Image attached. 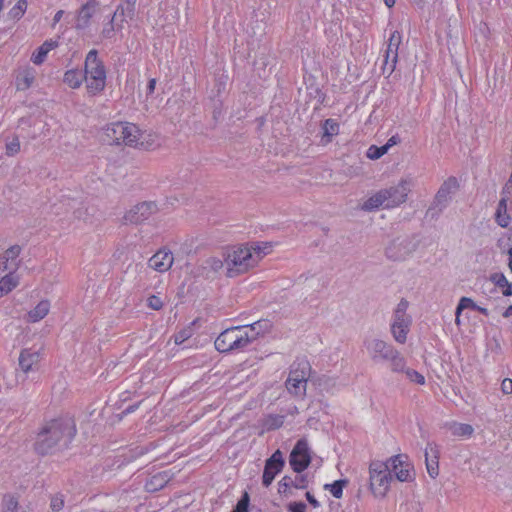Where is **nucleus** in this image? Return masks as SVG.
<instances>
[{"label":"nucleus","instance_id":"obj_1","mask_svg":"<svg viewBox=\"0 0 512 512\" xmlns=\"http://www.w3.org/2000/svg\"><path fill=\"white\" fill-rule=\"evenodd\" d=\"M76 434L74 421L54 419L46 422L37 434L35 451L40 455L52 453L61 443L66 445Z\"/></svg>","mask_w":512,"mask_h":512},{"label":"nucleus","instance_id":"obj_2","mask_svg":"<svg viewBox=\"0 0 512 512\" xmlns=\"http://www.w3.org/2000/svg\"><path fill=\"white\" fill-rule=\"evenodd\" d=\"M263 257L260 247L240 246L225 256L226 275L230 278L246 273L255 267Z\"/></svg>","mask_w":512,"mask_h":512},{"label":"nucleus","instance_id":"obj_3","mask_svg":"<svg viewBox=\"0 0 512 512\" xmlns=\"http://www.w3.org/2000/svg\"><path fill=\"white\" fill-rule=\"evenodd\" d=\"M366 350L373 361H387L393 373L404 369V357L391 344L378 338L368 339L364 342Z\"/></svg>","mask_w":512,"mask_h":512},{"label":"nucleus","instance_id":"obj_4","mask_svg":"<svg viewBox=\"0 0 512 512\" xmlns=\"http://www.w3.org/2000/svg\"><path fill=\"white\" fill-rule=\"evenodd\" d=\"M84 79L87 92L90 95H96L105 88L106 70L95 49L90 50L86 56Z\"/></svg>","mask_w":512,"mask_h":512},{"label":"nucleus","instance_id":"obj_5","mask_svg":"<svg viewBox=\"0 0 512 512\" xmlns=\"http://www.w3.org/2000/svg\"><path fill=\"white\" fill-rule=\"evenodd\" d=\"M253 335H249L244 326H234L222 331L216 338L214 345L218 352L229 353L240 351L253 342Z\"/></svg>","mask_w":512,"mask_h":512},{"label":"nucleus","instance_id":"obj_6","mask_svg":"<svg viewBox=\"0 0 512 512\" xmlns=\"http://www.w3.org/2000/svg\"><path fill=\"white\" fill-rule=\"evenodd\" d=\"M370 489L376 498H385L392 481L390 466L382 461H372L369 466Z\"/></svg>","mask_w":512,"mask_h":512},{"label":"nucleus","instance_id":"obj_7","mask_svg":"<svg viewBox=\"0 0 512 512\" xmlns=\"http://www.w3.org/2000/svg\"><path fill=\"white\" fill-rule=\"evenodd\" d=\"M311 367L308 361L301 360L295 363L290 370L285 386L290 394L303 398L306 395L307 381Z\"/></svg>","mask_w":512,"mask_h":512},{"label":"nucleus","instance_id":"obj_8","mask_svg":"<svg viewBox=\"0 0 512 512\" xmlns=\"http://www.w3.org/2000/svg\"><path fill=\"white\" fill-rule=\"evenodd\" d=\"M408 301L401 299L395 311L391 324V333L396 342L404 344L412 323L411 316L407 314Z\"/></svg>","mask_w":512,"mask_h":512},{"label":"nucleus","instance_id":"obj_9","mask_svg":"<svg viewBox=\"0 0 512 512\" xmlns=\"http://www.w3.org/2000/svg\"><path fill=\"white\" fill-rule=\"evenodd\" d=\"M411 184V179H401L397 185L382 189L387 209L398 207L407 201Z\"/></svg>","mask_w":512,"mask_h":512},{"label":"nucleus","instance_id":"obj_10","mask_svg":"<svg viewBox=\"0 0 512 512\" xmlns=\"http://www.w3.org/2000/svg\"><path fill=\"white\" fill-rule=\"evenodd\" d=\"M158 212V206L153 201L138 203L127 211L123 217L126 224H140Z\"/></svg>","mask_w":512,"mask_h":512},{"label":"nucleus","instance_id":"obj_11","mask_svg":"<svg viewBox=\"0 0 512 512\" xmlns=\"http://www.w3.org/2000/svg\"><path fill=\"white\" fill-rule=\"evenodd\" d=\"M310 462L308 442L306 439H300L290 453L289 463L294 472L301 473L309 466Z\"/></svg>","mask_w":512,"mask_h":512},{"label":"nucleus","instance_id":"obj_12","mask_svg":"<svg viewBox=\"0 0 512 512\" xmlns=\"http://www.w3.org/2000/svg\"><path fill=\"white\" fill-rule=\"evenodd\" d=\"M402 42V36L399 31H394L389 38L388 46L384 59V71H388L389 75L395 70L398 61V49Z\"/></svg>","mask_w":512,"mask_h":512},{"label":"nucleus","instance_id":"obj_13","mask_svg":"<svg viewBox=\"0 0 512 512\" xmlns=\"http://www.w3.org/2000/svg\"><path fill=\"white\" fill-rule=\"evenodd\" d=\"M284 459L280 450L275 451L270 458L266 460L262 483L265 487H268L273 482L275 476L284 467Z\"/></svg>","mask_w":512,"mask_h":512},{"label":"nucleus","instance_id":"obj_14","mask_svg":"<svg viewBox=\"0 0 512 512\" xmlns=\"http://www.w3.org/2000/svg\"><path fill=\"white\" fill-rule=\"evenodd\" d=\"M22 251L21 246L13 245L0 255V276L15 273L19 267L18 257Z\"/></svg>","mask_w":512,"mask_h":512},{"label":"nucleus","instance_id":"obj_15","mask_svg":"<svg viewBox=\"0 0 512 512\" xmlns=\"http://www.w3.org/2000/svg\"><path fill=\"white\" fill-rule=\"evenodd\" d=\"M414 250L408 238H397L386 248V255L395 261L404 260Z\"/></svg>","mask_w":512,"mask_h":512},{"label":"nucleus","instance_id":"obj_16","mask_svg":"<svg viewBox=\"0 0 512 512\" xmlns=\"http://www.w3.org/2000/svg\"><path fill=\"white\" fill-rule=\"evenodd\" d=\"M41 360V353L39 350L32 348L22 349L18 358V364L21 371L25 374L37 371Z\"/></svg>","mask_w":512,"mask_h":512},{"label":"nucleus","instance_id":"obj_17","mask_svg":"<svg viewBox=\"0 0 512 512\" xmlns=\"http://www.w3.org/2000/svg\"><path fill=\"white\" fill-rule=\"evenodd\" d=\"M406 456L396 455L391 457L386 463L390 466V473L393 472L395 477L401 481H411L410 464L406 463Z\"/></svg>","mask_w":512,"mask_h":512},{"label":"nucleus","instance_id":"obj_18","mask_svg":"<svg viewBox=\"0 0 512 512\" xmlns=\"http://www.w3.org/2000/svg\"><path fill=\"white\" fill-rule=\"evenodd\" d=\"M459 188L458 181L455 177H449L440 186L435 195L434 203L436 206L445 207L448 203L451 194L455 193Z\"/></svg>","mask_w":512,"mask_h":512},{"label":"nucleus","instance_id":"obj_19","mask_svg":"<svg viewBox=\"0 0 512 512\" xmlns=\"http://www.w3.org/2000/svg\"><path fill=\"white\" fill-rule=\"evenodd\" d=\"M98 2L96 0H89L81 6L78 11L75 28L84 30L90 25L91 18L96 13Z\"/></svg>","mask_w":512,"mask_h":512},{"label":"nucleus","instance_id":"obj_20","mask_svg":"<svg viewBox=\"0 0 512 512\" xmlns=\"http://www.w3.org/2000/svg\"><path fill=\"white\" fill-rule=\"evenodd\" d=\"M425 464L430 477L436 478L439 474V448L435 443H428L425 448Z\"/></svg>","mask_w":512,"mask_h":512},{"label":"nucleus","instance_id":"obj_21","mask_svg":"<svg viewBox=\"0 0 512 512\" xmlns=\"http://www.w3.org/2000/svg\"><path fill=\"white\" fill-rule=\"evenodd\" d=\"M173 254L169 251L160 250L149 259V267L158 272L169 270L173 264Z\"/></svg>","mask_w":512,"mask_h":512},{"label":"nucleus","instance_id":"obj_22","mask_svg":"<svg viewBox=\"0 0 512 512\" xmlns=\"http://www.w3.org/2000/svg\"><path fill=\"white\" fill-rule=\"evenodd\" d=\"M307 486V476L297 473L294 478L284 476L278 483V492L280 494H287L292 487L296 489H305Z\"/></svg>","mask_w":512,"mask_h":512},{"label":"nucleus","instance_id":"obj_23","mask_svg":"<svg viewBox=\"0 0 512 512\" xmlns=\"http://www.w3.org/2000/svg\"><path fill=\"white\" fill-rule=\"evenodd\" d=\"M124 129L125 131L122 137V144L131 147L143 145V141H141L143 133L135 124L125 122Z\"/></svg>","mask_w":512,"mask_h":512},{"label":"nucleus","instance_id":"obj_24","mask_svg":"<svg viewBox=\"0 0 512 512\" xmlns=\"http://www.w3.org/2000/svg\"><path fill=\"white\" fill-rule=\"evenodd\" d=\"M173 474L170 471H163L153 475L147 480L145 489L148 492H156L166 486L172 479Z\"/></svg>","mask_w":512,"mask_h":512},{"label":"nucleus","instance_id":"obj_25","mask_svg":"<svg viewBox=\"0 0 512 512\" xmlns=\"http://www.w3.org/2000/svg\"><path fill=\"white\" fill-rule=\"evenodd\" d=\"M1 512H30L29 506H22L14 494H6L2 498Z\"/></svg>","mask_w":512,"mask_h":512},{"label":"nucleus","instance_id":"obj_26","mask_svg":"<svg viewBox=\"0 0 512 512\" xmlns=\"http://www.w3.org/2000/svg\"><path fill=\"white\" fill-rule=\"evenodd\" d=\"M124 123L125 122H116L106 127L105 136L107 141H109L111 144H122V137L125 131Z\"/></svg>","mask_w":512,"mask_h":512},{"label":"nucleus","instance_id":"obj_27","mask_svg":"<svg viewBox=\"0 0 512 512\" xmlns=\"http://www.w3.org/2000/svg\"><path fill=\"white\" fill-rule=\"evenodd\" d=\"M50 310V302L48 300L40 301L32 310L26 315V321L36 323L42 320Z\"/></svg>","mask_w":512,"mask_h":512},{"label":"nucleus","instance_id":"obj_28","mask_svg":"<svg viewBox=\"0 0 512 512\" xmlns=\"http://www.w3.org/2000/svg\"><path fill=\"white\" fill-rule=\"evenodd\" d=\"M380 207L387 208L385 194H383L382 189L369 197L361 206L364 211H374Z\"/></svg>","mask_w":512,"mask_h":512},{"label":"nucleus","instance_id":"obj_29","mask_svg":"<svg viewBox=\"0 0 512 512\" xmlns=\"http://www.w3.org/2000/svg\"><path fill=\"white\" fill-rule=\"evenodd\" d=\"M58 46V42L55 40H46L36 52L32 54L31 60L34 64L40 65L44 62L47 54L52 49Z\"/></svg>","mask_w":512,"mask_h":512},{"label":"nucleus","instance_id":"obj_30","mask_svg":"<svg viewBox=\"0 0 512 512\" xmlns=\"http://www.w3.org/2000/svg\"><path fill=\"white\" fill-rule=\"evenodd\" d=\"M19 284V278L15 273L2 274L0 276V298L11 292Z\"/></svg>","mask_w":512,"mask_h":512},{"label":"nucleus","instance_id":"obj_31","mask_svg":"<svg viewBox=\"0 0 512 512\" xmlns=\"http://www.w3.org/2000/svg\"><path fill=\"white\" fill-rule=\"evenodd\" d=\"M128 0H125L124 3L119 4L115 10V12L112 15V18L119 22V24H122L125 22L126 17L132 18L134 16L135 11V4H132L130 9L128 8Z\"/></svg>","mask_w":512,"mask_h":512},{"label":"nucleus","instance_id":"obj_32","mask_svg":"<svg viewBox=\"0 0 512 512\" xmlns=\"http://www.w3.org/2000/svg\"><path fill=\"white\" fill-rule=\"evenodd\" d=\"M63 81L72 89L79 88L82 82L85 81L84 73L75 69L68 70L64 74Z\"/></svg>","mask_w":512,"mask_h":512},{"label":"nucleus","instance_id":"obj_33","mask_svg":"<svg viewBox=\"0 0 512 512\" xmlns=\"http://www.w3.org/2000/svg\"><path fill=\"white\" fill-rule=\"evenodd\" d=\"M490 281L495 286L502 288V294L504 296L512 295V283H510L503 273H493L490 276Z\"/></svg>","mask_w":512,"mask_h":512},{"label":"nucleus","instance_id":"obj_34","mask_svg":"<svg viewBox=\"0 0 512 512\" xmlns=\"http://www.w3.org/2000/svg\"><path fill=\"white\" fill-rule=\"evenodd\" d=\"M507 205L505 199H500L495 213V219L499 226L505 228L510 223V216L507 213Z\"/></svg>","mask_w":512,"mask_h":512},{"label":"nucleus","instance_id":"obj_35","mask_svg":"<svg viewBox=\"0 0 512 512\" xmlns=\"http://www.w3.org/2000/svg\"><path fill=\"white\" fill-rule=\"evenodd\" d=\"M122 28H123V25L119 24V22H116L111 17V19L102 28L100 37H101V39H112L115 37L116 31H119Z\"/></svg>","mask_w":512,"mask_h":512},{"label":"nucleus","instance_id":"obj_36","mask_svg":"<svg viewBox=\"0 0 512 512\" xmlns=\"http://www.w3.org/2000/svg\"><path fill=\"white\" fill-rule=\"evenodd\" d=\"M225 259L221 260L217 257H209L205 260L203 269L206 271L205 275L209 277L210 273H218L223 269Z\"/></svg>","mask_w":512,"mask_h":512},{"label":"nucleus","instance_id":"obj_37","mask_svg":"<svg viewBox=\"0 0 512 512\" xmlns=\"http://www.w3.org/2000/svg\"><path fill=\"white\" fill-rule=\"evenodd\" d=\"M245 327L246 332L251 335H253V341H255L259 335L263 334L265 332V329L267 327L266 322L257 321L249 325H243Z\"/></svg>","mask_w":512,"mask_h":512},{"label":"nucleus","instance_id":"obj_38","mask_svg":"<svg viewBox=\"0 0 512 512\" xmlns=\"http://www.w3.org/2000/svg\"><path fill=\"white\" fill-rule=\"evenodd\" d=\"M399 373H404L406 377L413 383L423 385L425 383V377L417 372L416 370L406 367V360L404 359V369L400 370Z\"/></svg>","mask_w":512,"mask_h":512},{"label":"nucleus","instance_id":"obj_39","mask_svg":"<svg viewBox=\"0 0 512 512\" xmlns=\"http://www.w3.org/2000/svg\"><path fill=\"white\" fill-rule=\"evenodd\" d=\"M451 430H452V434L454 436H466V437H469L474 432L473 427L470 424H465V423L454 424L451 427Z\"/></svg>","mask_w":512,"mask_h":512},{"label":"nucleus","instance_id":"obj_40","mask_svg":"<svg viewBox=\"0 0 512 512\" xmlns=\"http://www.w3.org/2000/svg\"><path fill=\"white\" fill-rule=\"evenodd\" d=\"M476 304L474 303V301L471 299V298H468V297H462L459 301V304L457 306V309H456V319H455V322L457 325L460 324V314L462 312V310L466 309V308H471V309H476Z\"/></svg>","mask_w":512,"mask_h":512},{"label":"nucleus","instance_id":"obj_41","mask_svg":"<svg viewBox=\"0 0 512 512\" xmlns=\"http://www.w3.org/2000/svg\"><path fill=\"white\" fill-rule=\"evenodd\" d=\"M34 81V74L30 71H25L17 78V89L26 90Z\"/></svg>","mask_w":512,"mask_h":512},{"label":"nucleus","instance_id":"obj_42","mask_svg":"<svg viewBox=\"0 0 512 512\" xmlns=\"http://www.w3.org/2000/svg\"><path fill=\"white\" fill-rule=\"evenodd\" d=\"M347 484L346 480H337L333 484H326L324 488L329 490L335 498H341L343 487Z\"/></svg>","mask_w":512,"mask_h":512},{"label":"nucleus","instance_id":"obj_43","mask_svg":"<svg viewBox=\"0 0 512 512\" xmlns=\"http://www.w3.org/2000/svg\"><path fill=\"white\" fill-rule=\"evenodd\" d=\"M388 152L387 148L383 146L371 145L366 153V156L371 160H377Z\"/></svg>","mask_w":512,"mask_h":512},{"label":"nucleus","instance_id":"obj_44","mask_svg":"<svg viewBox=\"0 0 512 512\" xmlns=\"http://www.w3.org/2000/svg\"><path fill=\"white\" fill-rule=\"evenodd\" d=\"M284 416L283 415H269L265 421V425L267 429H278L284 424Z\"/></svg>","mask_w":512,"mask_h":512},{"label":"nucleus","instance_id":"obj_45","mask_svg":"<svg viewBox=\"0 0 512 512\" xmlns=\"http://www.w3.org/2000/svg\"><path fill=\"white\" fill-rule=\"evenodd\" d=\"M27 9V0H19L17 4L11 9V15L14 18H20Z\"/></svg>","mask_w":512,"mask_h":512},{"label":"nucleus","instance_id":"obj_46","mask_svg":"<svg viewBox=\"0 0 512 512\" xmlns=\"http://www.w3.org/2000/svg\"><path fill=\"white\" fill-rule=\"evenodd\" d=\"M323 128L325 136H332L338 132V125L332 119H327Z\"/></svg>","mask_w":512,"mask_h":512},{"label":"nucleus","instance_id":"obj_47","mask_svg":"<svg viewBox=\"0 0 512 512\" xmlns=\"http://www.w3.org/2000/svg\"><path fill=\"white\" fill-rule=\"evenodd\" d=\"M249 505V496L248 493L245 492L242 498L238 501L236 507L232 512H248Z\"/></svg>","mask_w":512,"mask_h":512},{"label":"nucleus","instance_id":"obj_48","mask_svg":"<svg viewBox=\"0 0 512 512\" xmlns=\"http://www.w3.org/2000/svg\"><path fill=\"white\" fill-rule=\"evenodd\" d=\"M20 151V142L18 138H14L11 142L6 144V154L14 156Z\"/></svg>","mask_w":512,"mask_h":512},{"label":"nucleus","instance_id":"obj_49","mask_svg":"<svg viewBox=\"0 0 512 512\" xmlns=\"http://www.w3.org/2000/svg\"><path fill=\"white\" fill-rule=\"evenodd\" d=\"M501 199H505V203L512 205V184L505 183L501 192Z\"/></svg>","mask_w":512,"mask_h":512},{"label":"nucleus","instance_id":"obj_50","mask_svg":"<svg viewBox=\"0 0 512 512\" xmlns=\"http://www.w3.org/2000/svg\"><path fill=\"white\" fill-rule=\"evenodd\" d=\"M13 386L14 383L6 380V375L3 369L0 368V395L2 394L3 389H11Z\"/></svg>","mask_w":512,"mask_h":512},{"label":"nucleus","instance_id":"obj_51","mask_svg":"<svg viewBox=\"0 0 512 512\" xmlns=\"http://www.w3.org/2000/svg\"><path fill=\"white\" fill-rule=\"evenodd\" d=\"M148 306L154 310H159L162 308L163 303L158 296L152 295L148 298Z\"/></svg>","mask_w":512,"mask_h":512},{"label":"nucleus","instance_id":"obj_52","mask_svg":"<svg viewBox=\"0 0 512 512\" xmlns=\"http://www.w3.org/2000/svg\"><path fill=\"white\" fill-rule=\"evenodd\" d=\"M290 512H305L306 504L303 502H292L288 505Z\"/></svg>","mask_w":512,"mask_h":512},{"label":"nucleus","instance_id":"obj_53","mask_svg":"<svg viewBox=\"0 0 512 512\" xmlns=\"http://www.w3.org/2000/svg\"><path fill=\"white\" fill-rule=\"evenodd\" d=\"M501 389L504 394L512 393V380L509 378H505L501 383Z\"/></svg>","mask_w":512,"mask_h":512},{"label":"nucleus","instance_id":"obj_54","mask_svg":"<svg viewBox=\"0 0 512 512\" xmlns=\"http://www.w3.org/2000/svg\"><path fill=\"white\" fill-rule=\"evenodd\" d=\"M400 141H401V139H400V137H399L398 135H393V136H391V137L387 140V142H386V144H385L384 146L387 148V150H389V149H390L391 147H393L394 145L399 144V143H400Z\"/></svg>","mask_w":512,"mask_h":512},{"label":"nucleus","instance_id":"obj_55","mask_svg":"<svg viewBox=\"0 0 512 512\" xmlns=\"http://www.w3.org/2000/svg\"><path fill=\"white\" fill-rule=\"evenodd\" d=\"M188 337H189V335L185 331H182L175 335L174 341L176 344L179 345V344H182Z\"/></svg>","mask_w":512,"mask_h":512},{"label":"nucleus","instance_id":"obj_56","mask_svg":"<svg viewBox=\"0 0 512 512\" xmlns=\"http://www.w3.org/2000/svg\"><path fill=\"white\" fill-rule=\"evenodd\" d=\"M306 499L307 501L314 507V508H317L319 507V502L316 500V498L310 493V492H307L306 493Z\"/></svg>","mask_w":512,"mask_h":512},{"label":"nucleus","instance_id":"obj_57","mask_svg":"<svg viewBox=\"0 0 512 512\" xmlns=\"http://www.w3.org/2000/svg\"><path fill=\"white\" fill-rule=\"evenodd\" d=\"M156 87V79L152 78L149 80L147 85V95H151L154 93Z\"/></svg>","mask_w":512,"mask_h":512},{"label":"nucleus","instance_id":"obj_58","mask_svg":"<svg viewBox=\"0 0 512 512\" xmlns=\"http://www.w3.org/2000/svg\"><path fill=\"white\" fill-rule=\"evenodd\" d=\"M63 14H64L63 10H59L55 13L54 18H53V25H55L56 23H58L61 20Z\"/></svg>","mask_w":512,"mask_h":512},{"label":"nucleus","instance_id":"obj_59","mask_svg":"<svg viewBox=\"0 0 512 512\" xmlns=\"http://www.w3.org/2000/svg\"><path fill=\"white\" fill-rule=\"evenodd\" d=\"M508 266L512 272V247L508 250Z\"/></svg>","mask_w":512,"mask_h":512},{"label":"nucleus","instance_id":"obj_60","mask_svg":"<svg viewBox=\"0 0 512 512\" xmlns=\"http://www.w3.org/2000/svg\"><path fill=\"white\" fill-rule=\"evenodd\" d=\"M512 315V305H510L503 313L504 317H510Z\"/></svg>","mask_w":512,"mask_h":512},{"label":"nucleus","instance_id":"obj_61","mask_svg":"<svg viewBox=\"0 0 512 512\" xmlns=\"http://www.w3.org/2000/svg\"><path fill=\"white\" fill-rule=\"evenodd\" d=\"M475 310H477L478 312H480L483 315H486V316L488 315V310L486 308L476 306Z\"/></svg>","mask_w":512,"mask_h":512},{"label":"nucleus","instance_id":"obj_62","mask_svg":"<svg viewBox=\"0 0 512 512\" xmlns=\"http://www.w3.org/2000/svg\"><path fill=\"white\" fill-rule=\"evenodd\" d=\"M62 504H63L62 502H60V503H52L51 506H52L53 510H60L61 507H62Z\"/></svg>","mask_w":512,"mask_h":512},{"label":"nucleus","instance_id":"obj_63","mask_svg":"<svg viewBox=\"0 0 512 512\" xmlns=\"http://www.w3.org/2000/svg\"><path fill=\"white\" fill-rule=\"evenodd\" d=\"M384 3L386 4L387 7H392L394 6L395 4V0H384Z\"/></svg>","mask_w":512,"mask_h":512},{"label":"nucleus","instance_id":"obj_64","mask_svg":"<svg viewBox=\"0 0 512 512\" xmlns=\"http://www.w3.org/2000/svg\"><path fill=\"white\" fill-rule=\"evenodd\" d=\"M135 409V406H130L128 407L123 413L126 414V413H130V412H133Z\"/></svg>","mask_w":512,"mask_h":512}]
</instances>
